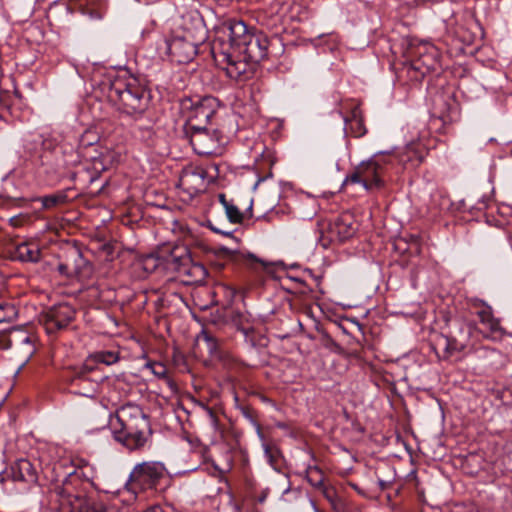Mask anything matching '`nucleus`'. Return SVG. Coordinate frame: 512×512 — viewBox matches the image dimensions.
Masks as SVG:
<instances>
[{
	"label": "nucleus",
	"mask_w": 512,
	"mask_h": 512,
	"mask_svg": "<svg viewBox=\"0 0 512 512\" xmlns=\"http://www.w3.org/2000/svg\"><path fill=\"white\" fill-rule=\"evenodd\" d=\"M19 466L21 470H29L31 468V463L27 460H21L19 462Z\"/></svg>",
	"instance_id": "ea45409f"
},
{
	"label": "nucleus",
	"mask_w": 512,
	"mask_h": 512,
	"mask_svg": "<svg viewBox=\"0 0 512 512\" xmlns=\"http://www.w3.org/2000/svg\"><path fill=\"white\" fill-rule=\"evenodd\" d=\"M98 141L96 134L86 131L80 138V146H91Z\"/></svg>",
	"instance_id": "7c9ffc66"
},
{
	"label": "nucleus",
	"mask_w": 512,
	"mask_h": 512,
	"mask_svg": "<svg viewBox=\"0 0 512 512\" xmlns=\"http://www.w3.org/2000/svg\"><path fill=\"white\" fill-rule=\"evenodd\" d=\"M58 271H59L61 274H64V275H67V276H70V275H71V271L69 270V268H68V265H67V264H59V265H58Z\"/></svg>",
	"instance_id": "e433bc0d"
},
{
	"label": "nucleus",
	"mask_w": 512,
	"mask_h": 512,
	"mask_svg": "<svg viewBox=\"0 0 512 512\" xmlns=\"http://www.w3.org/2000/svg\"><path fill=\"white\" fill-rule=\"evenodd\" d=\"M221 62L225 63L224 70L230 79L246 81L252 75V63L245 55L239 58L228 52L221 53Z\"/></svg>",
	"instance_id": "f8f14e48"
},
{
	"label": "nucleus",
	"mask_w": 512,
	"mask_h": 512,
	"mask_svg": "<svg viewBox=\"0 0 512 512\" xmlns=\"http://www.w3.org/2000/svg\"><path fill=\"white\" fill-rule=\"evenodd\" d=\"M201 39H192L182 36L180 33H172L166 39L167 51L172 61L177 63H188L197 55V48Z\"/></svg>",
	"instance_id": "9b49d317"
},
{
	"label": "nucleus",
	"mask_w": 512,
	"mask_h": 512,
	"mask_svg": "<svg viewBox=\"0 0 512 512\" xmlns=\"http://www.w3.org/2000/svg\"><path fill=\"white\" fill-rule=\"evenodd\" d=\"M104 11H91L90 17L93 19H102L104 17Z\"/></svg>",
	"instance_id": "58836bf2"
},
{
	"label": "nucleus",
	"mask_w": 512,
	"mask_h": 512,
	"mask_svg": "<svg viewBox=\"0 0 512 512\" xmlns=\"http://www.w3.org/2000/svg\"><path fill=\"white\" fill-rule=\"evenodd\" d=\"M418 62H420L427 71L436 70L439 64L438 50L434 45L422 44L418 48Z\"/></svg>",
	"instance_id": "6ab92c4d"
},
{
	"label": "nucleus",
	"mask_w": 512,
	"mask_h": 512,
	"mask_svg": "<svg viewBox=\"0 0 512 512\" xmlns=\"http://www.w3.org/2000/svg\"><path fill=\"white\" fill-rule=\"evenodd\" d=\"M76 311L68 303H58L47 308L41 315L40 322L48 334H54L67 328L75 318Z\"/></svg>",
	"instance_id": "9d476101"
},
{
	"label": "nucleus",
	"mask_w": 512,
	"mask_h": 512,
	"mask_svg": "<svg viewBox=\"0 0 512 512\" xmlns=\"http://www.w3.org/2000/svg\"><path fill=\"white\" fill-rule=\"evenodd\" d=\"M175 29L172 33H180L184 37L192 39H205V30L201 18L198 15L187 13L175 20Z\"/></svg>",
	"instance_id": "4468645a"
},
{
	"label": "nucleus",
	"mask_w": 512,
	"mask_h": 512,
	"mask_svg": "<svg viewBox=\"0 0 512 512\" xmlns=\"http://www.w3.org/2000/svg\"><path fill=\"white\" fill-rule=\"evenodd\" d=\"M35 336L22 327H12L0 333V349L14 348L26 363L36 351Z\"/></svg>",
	"instance_id": "6e6552de"
},
{
	"label": "nucleus",
	"mask_w": 512,
	"mask_h": 512,
	"mask_svg": "<svg viewBox=\"0 0 512 512\" xmlns=\"http://www.w3.org/2000/svg\"><path fill=\"white\" fill-rule=\"evenodd\" d=\"M227 36L231 48L245 55L251 62L257 63L267 57L269 40L263 33L248 30L240 20H231L227 25Z\"/></svg>",
	"instance_id": "f03ea898"
},
{
	"label": "nucleus",
	"mask_w": 512,
	"mask_h": 512,
	"mask_svg": "<svg viewBox=\"0 0 512 512\" xmlns=\"http://www.w3.org/2000/svg\"><path fill=\"white\" fill-rule=\"evenodd\" d=\"M112 91L116 94L122 112L137 116L147 110L150 96L143 87L131 83L122 87V84L118 83L113 86Z\"/></svg>",
	"instance_id": "39448f33"
},
{
	"label": "nucleus",
	"mask_w": 512,
	"mask_h": 512,
	"mask_svg": "<svg viewBox=\"0 0 512 512\" xmlns=\"http://www.w3.org/2000/svg\"><path fill=\"white\" fill-rule=\"evenodd\" d=\"M470 306L472 308H475V309H482L484 308L485 306H488L483 300L481 299H478V298H473L470 300Z\"/></svg>",
	"instance_id": "72a5a7b5"
},
{
	"label": "nucleus",
	"mask_w": 512,
	"mask_h": 512,
	"mask_svg": "<svg viewBox=\"0 0 512 512\" xmlns=\"http://www.w3.org/2000/svg\"><path fill=\"white\" fill-rule=\"evenodd\" d=\"M210 227H211V230H212V231H214V232H216V233H218V234H222V235H225V236L231 237L232 239H234V240L237 242V239H236V238H234V237L232 236V233H231V232L224 231V230L219 229V228H217V227H214V226H212V225H211Z\"/></svg>",
	"instance_id": "c9c22d12"
},
{
	"label": "nucleus",
	"mask_w": 512,
	"mask_h": 512,
	"mask_svg": "<svg viewBox=\"0 0 512 512\" xmlns=\"http://www.w3.org/2000/svg\"><path fill=\"white\" fill-rule=\"evenodd\" d=\"M208 173L203 167H194L184 171L181 178L184 185L194 192L202 191L208 184Z\"/></svg>",
	"instance_id": "f3484780"
},
{
	"label": "nucleus",
	"mask_w": 512,
	"mask_h": 512,
	"mask_svg": "<svg viewBox=\"0 0 512 512\" xmlns=\"http://www.w3.org/2000/svg\"><path fill=\"white\" fill-rule=\"evenodd\" d=\"M263 449H264V455H265L266 459L268 460L269 464L272 467H274V464H275L274 452L271 450V448L268 444H263Z\"/></svg>",
	"instance_id": "473e14b6"
},
{
	"label": "nucleus",
	"mask_w": 512,
	"mask_h": 512,
	"mask_svg": "<svg viewBox=\"0 0 512 512\" xmlns=\"http://www.w3.org/2000/svg\"><path fill=\"white\" fill-rule=\"evenodd\" d=\"M306 479L315 488L321 489L329 497L328 490L324 487V476L321 469L316 465L308 464L306 467Z\"/></svg>",
	"instance_id": "412c9836"
},
{
	"label": "nucleus",
	"mask_w": 512,
	"mask_h": 512,
	"mask_svg": "<svg viewBox=\"0 0 512 512\" xmlns=\"http://www.w3.org/2000/svg\"><path fill=\"white\" fill-rule=\"evenodd\" d=\"M389 152H379L368 161L360 163L346 176L343 185L361 184L366 190L380 189L384 185L382 174L384 166L390 161Z\"/></svg>",
	"instance_id": "7ed1b4c3"
},
{
	"label": "nucleus",
	"mask_w": 512,
	"mask_h": 512,
	"mask_svg": "<svg viewBox=\"0 0 512 512\" xmlns=\"http://www.w3.org/2000/svg\"><path fill=\"white\" fill-rule=\"evenodd\" d=\"M197 340H203L206 343L208 352L210 354H214L217 352V349H218L217 339L206 329L201 330V332L197 336Z\"/></svg>",
	"instance_id": "b1692460"
},
{
	"label": "nucleus",
	"mask_w": 512,
	"mask_h": 512,
	"mask_svg": "<svg viewBox=\"0 0 512 512\" xmlns=\"http://www.w3.org/2000/svg\"><path fill=\"white\" fill-rule=\"evenodd\" d=\"M477 316L480 322L489 329L491 334L503 333V328L501 327L499 320L493 316L491 306H485L484 308L477 310Z\"/></svg>",
	"instance_id": "aec40b11"
},
{
	"label": "nucleus",
	"mask_w": 512,
	"mask_h": 512,
	"mask_svg": "<svg viewBox=\"0 0 512 512\" xmlns=\"http://www.w3.org/2000/svg\"><path fill=\"white\" fill-rule=\"evenodd\" d=\"M185 257H191L186 249L173 250L167 259L169 268L173 269L179 274L181 272V268L186 266V263L184 262Z\"/></svg>",
	"instance_id": "4be33fe9"
},
{
	"label": "nucleus",
	"mask_w": 512,
	"mask_h": 512,
	"mask_svg": "<svg viewBox=\"0 0 512 512\" xmlns=\"http://www.w3.org/2000/svg\"><path fill=\"white\" fill-rule=\"evenodd\" d=\"M94 359L98 363L112 365L119 360V356L118 353L114 351H99L94 354Z\"/></svg>",
	"instance_id": "393cba45"
},
{
	"label": "nucleus",
	"mask_w": 512,
	"mask_h": 512,
	"mask_svg": "<svg viewBox=\"0 0 512 512\" xmlns=\"http://www.w3.org/2000/svg\"><path fill=\"white\" fill-rule=\"evenodd\" d=\"M135 133L141 140L145 142L151 141L154 136V130L151 124H137L135 127Z\"/></svg>",
	"instance_id": "bb28decb"
},
{
	"label": "nucleus",
	"mask_w": 512,
	"mask_h": 512,
	"mask_svg": "<svg viewBox=\"0 0 512 512\" xmlns=\"http://www.w3.org/2000/svg\"><path fill=\"white\" fill-rule=\"evenodd\" d=\"M186 266L181 268L179 276L183 277L186 284L203 283L208 275V271L201 263L194 262L191 257H185Z\"/></svg>",
	"instance_id": "dca6fc26"
},
{
	"label": "nucleus",
	"mask_w": 512,
	"mask_h": 512,
	"mask_svg": "<svg viewBox=\"0 0 512 512\" xmlns=\"http://www.w3.org/2000/svg\"><path fill=\"white\" fill-rule=\"evenodd\" d=\"M106 378L98 369L85 363L72 376L71 390L76 395L95 398Z\"/></svg>",
	"instance_id": "0eeeda50"
},
{
	"label": "nucleus",
	"mask_w": 512,
	"mask_h": 512,
	"mask_svg": "<svg viewBox=\"0 0 512 512\" xmlns=\"http://www.w3.org/2000/svg\"><path fill=\"white\" fill-rule=\"evenodd\" d=\"M69 500H70V501H74V498H73V499H70V498L65 499V500H64V502H62V505H65V502H66L67 504H69V502H68Z\"/></svg>",
	"instance_id": "37998d69"
},
{
	"label": "nucleus",
	"mask_w": 512,
	"mask_h": 512,
	"mask_svg": "<svg viewBox=\"0 0 512 512\" xmlns=\"http://www.w3.org/2000/svg\"><path fill=\"white\" fill-rule=\"evenodd\" d=\"M116 419L120 428L112 430L115 441L130 451L141 450L148 444L151 437L149 420L138 405H122L117 410Z\"/></svg>",
	"instance_id": "f257e3e1"
},
{
	"label": "nucleus",
	"mask_w": 512,
	"mask_h": 512,
	"mask_svg": "<svg viewBox=\"0 0 512 512\" xmlns=\"http://www.w3.org/2000/svg\"><path fill=\"white\" fill-rule=\"evenodd\" d=\"M358 229L357 223L350 213H343L328 225V232L331 241L344 242L354 236Z\"/></svg>",
	"instance_id": "ddd939ff"
},
{
	"label": "nucleus",
	"mask_w": 512,
	"mask_h": 512,
	"mask_svg": "<svg viewBox=\"0 0 512 512\" xmlns=\"http://www.w3.org/2000/svg\"><path fill=\"white\" fill-rule=\"evenodd\" d=\"M219 254L224 258L236 264H244L251 269H255L257 265L265 266L266 263L250 252H244L238 248H230L227 246H220L218 248Z\"/></svg>",
	"instance_id": "2eb2a0df"
},
{
	"label": "nucleus",
	"mask_w": 512,
	"mask_h": 512,
	"mask_svg": "<svg viewBox=\"0 0 512 512\" xmlns=\"http://www.w3.org/2000/svg\"><path fill=\"white\" fill-rule=\"evenodd\" d=\"M13 256L21 262L37 263L41 259V251L37 244L24 242L15 247Z\"/></svg>",
	"instance_id": "a211bd4d"
},
{
	"label": "nucleus",
	"mask_w": 512,
	"mask_h": 512,
	"mask_svg": "<svg viewBox=\"0 0 512 512\" xmlns=\"http://www.w3.org/2000/svg\"><path fill=\"white\" fill-rule=\"evenodd\" d=\"M166 468L158 461H146L134 466L129 474L126 487L133 492L135 489L153 490L156 489L161 480L165 477Z\"/></svg>",
	"instance_id": "20e7f679"
},
{
	"label": "nucleus",
	"mask_w": 512,
	"mask_h": 512,
	"mask_svg": "<svg viewBox=\"0 0 512 512\" xmlns=\"http://www.w3.org/2000/svg\"><path fill=\"white\" fill-rule=\"evenodd\" d=\"M182 109L187 111V129L193 124L205 126L216 114L217 101L214 97H203L195 100L185 99Z\"/></svg>",
	"instance_id": "1a4fd4ad"
},
{
	"label": "nucleus",
	"mask_w": 512,
	"mask_h": 512,
	"mask_svg": "<svg viewBox=\"0 0 512 512\" xmlns=\"http://www.w3.org/2000/svg\"><path fill=\"white\" fill-rule=\"evenodd\" d=\"M190 144L195 153L201 156L220 154L222 137L218 130L208 129L200 124H193L186 130Z\"/></svg>",
	"instance_id": "423d86ee"
},
{
	"label": "nucleus",
	"mask_w": 512,
	"mask_h": 512,
	"mask_svg": "<svg viewBox=\"0 0 512 512\" xmlns=\"http://www.w3.org/2000/svg\"><path fill=\"white\" fill-rule=\"evenodd\" d=\"M14 315V307L3 300H0V323L10 320Z\"/></svg>",
	"instance_id": "cd10ccee"
},
{
	"label": "nucleus",
	"mask_w": 512,
	"mask_h": 512,
	"mask_svg": "<svg viewBox=\"0 0 512 512\" xmlns=\"http://www.w3.org/2000/svg\"><path fill=\"white\" fill-rule=\"evenodd\" d=\"M231 467H232L231 463H228L226 468H224V469H219V471H220L222 474H224V473L228 472V471L231 469Z\"/></svg>",
	"instance_id": "79ce46f5"
},
{
	"label": "nucleus",
	"mask_w": 512,
	"mask_h": 512,
	"mask_svg": "<svg viewBox=\"0 0 512 512\" xmlns=\"http://www.w3.org/2000/svg\"><path fill=\"white\" fill-rule=\"evenodd\" d=\"M377 480H378V484L382 490L388 488L390 486V484L392 483L391 480H385V479L381 478L380 476L377 477Z\"/></svg>",
	"instance_id": "f704fd0d"
},
{
	"label": "nucleus",
	"mask_w": 512,
	"mask_h": 512,
	"mask_svg": "<svg viewBox=\"0 0 512 512\" xmlns=\"http://www.w3.org/2000/svg\"><path fill=\"white\" fill-rule=\"evenodd\" d=\"M144 512H164V511H163V509L161 507L154 506V507H151V508L147 509Z\"/></svg>",
	"instance_id": "a19ab883"
},
{
	"label": "nucleus",
	"mask_w": 512,
	"mask_h": 512,
	"mask_svg": "<svg viewBox=\"0 0 512 512\" xmlns=\"http://www.w3.org/2000/svg\"><path fill=\"white\" fill-rule=\"evenodd\" d=\"M146 367L158 378H164L167 374L166 366L159 362L148 363Z\"/></svg>",
	"instance_id": "c756f323"
},
{
	"label": "nucleus",
	"mask_w": 512,
	"mask_h": 512,
	"mask_svg": "<svg viewBox=\"0 0 512 512\" xmlns=\"http://www.w3.org/2000/svg\"><path fill=\"white\" fill-rule=\"evenodd\" d=\"M67 195L63 192L38 197L35 200L41 202L43 209H52L60 204L65 203Z\"/></svg>",
	"instance_id": "5701e85b"
},
{
	"label": "nucleus",
	"mask_w": 512,
	"mask_h": 512,
	"mask_svg": "<svg viewBox=\"0 0 512 512\" xmlns=\"http://www.w3.org/2000/svg\"><path fill=\"white\" fill-rule=\"evenodd\" d=\"M225 213L231 223L238 224L243 221V213L231 201L225 208Z\"/></svg>",
	"instance_id": "a878e982"
},
{
	"label": "nucleus",
	"mask_w": 512,
	"mask_h": 512,
	"mask_svg": "<svg viewBox=\"0 0 512 512\" xmlns=\"http://www.w3.org/2000/svg\"><path fill=\"white\" fill-rule=\"evenodd\" d=\"M202 407L204 409L206 421H207L208 425L211 427L212 430L217 431L218 430V417L216 416V414L210 407H208L206 405H202Z\"/></svg>",
	"instance_id": "c85d7f7f"
},
{
	"label": "nucleus",
	"mask_w": 512,
	"mask_h": 512,
	"mask_svg": "<svg viewBox=\"0 0 512 512\" xmlns=\"http://www.w3.org/2000/svg\"><path fill=\"white\" fill-rule=\"evenodd\" d=\"M415 154L411 147H406L403 152H399L396 154V158L402 164H406L407 162L412 160L411 154Z\"/></svg>",
	"instance_id": "2f4dec72"
},
{
	"label": "nucleus",
	"mask_w": 512,
	"mask_h": 512,
	"mask_svg": "<svg viewBox=\"0 0 512 512\" xmlns=\"http://www.w3.org/2000/svg\"><path fill=\"white\" fill-rule=\"evenodd\" d=\"M218 200L222 204L223 208H225L231 202L227 200L226 195L224 193H220L218 195Z\"/></svg>",
	"instance_id": "4c0bfd02"
}]
</instances>
